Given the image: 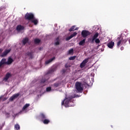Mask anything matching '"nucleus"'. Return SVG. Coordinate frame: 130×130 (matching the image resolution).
<instances>
[{"instance_id": "nucleus-1", "label": "nucleus", "mask_w": 130, "mask_h": 130, "mask_svg": "<svg viewBox=\"0 0 130 130\" xmlns=\"http://www.w3.org/2000/svg\"><path fill=\"white\" fill-rule=\"evenodd\" d=\"M91 81H90L89 79V76L88 75H86L85 78L82 79V91H84L85 90V92H88V90L87 88H89L90 86H92L93 85V83H94V74H91Z\"/></svg>"}, {"instance_id": "nucleus-2", "label": "nucleus", "mask_w": 130, "mask_h": 130, "mask_svg": "<svg viewBox=\"0 0 130 130\" xmlns=\"http://www.w3.org/2000/svg\"><path fill=\"white\" fill-rule=\"evenodd\" d=\"M82 83L81 82H76L75 86V89L74 93H81L82 92V86H81Z\"/></svg>"}, {"instance_id": "nucleus-3", "label": "nucleus", "mask_w": 130, "mask_h": 130, "mask_svg": "<svg viewBox=\"0 0 130 130\" xmlns=\"http://www.w3.org/2000/svg\"><path fill=\"white\" fill-rule=\"evenodd\" d=\"M80 95L75 93L74 96L71 95L67 98H66V99L64 100L65 105H69V103L72 102V99H73V98H78V97H80Z\"/></svg>"}, {"instance_id": "nucleus-4", "label": "nucleus", "mask_w": 130, "mask_h": 130, "mask_svg": "<svg viewBox=\"0 0 130 130\" xmlns=\"http://www.w3.org/2000/svg\"><path fill=\"white\" fill-rule=\"evenodd\" d=\"M24 19L28 21H31L34 19V14L32 13H26L24 16Z\"/></svg>"}, {"instance_id": "nucleus-5", "label": "nucleus", "mask_w": 130, "mask_h": 130, "mask_svg": "<svg viewBox=\"0 0 130 130\" xmlns=\"http://www.w3.org/2000/svg\"><path fill=\"white\" fill-rule=\"evenodd\" d=\"M88 61H89V58H86L82 62V70L83 72H84V69L85 70V72L88 71V66H86Z\"/></svg>"}, {"instance_id": "nucleus-6", "label": "nucleus", "mask_w": 130, "mask_h": 130, "mask_svg": "<svg viewBox=\"0 0 130 130\" xmlns=\"http://www.w3.org/2000/svg\"><path fill=\"white\" fill-rule=\"evenodd\" d=\"M89 35H91V32L89 30H83L82 31V36L84 38L87 37V36H89Z\"/></svg>"}, {"instance_id": "nucleus-7", "label": "nucleus", "mask_w": 130, "mask_h": 130, "mask_svg": "<svg viewBox=\"0 0 130 130\" xmlns=\"http://www.w3.org/2000/svg\"><path fill=\"white\" fill-rule=\"evenodd\" d=\"M98 36H99V33L96 32L92 38L89 40V41L91 42V43H94V42L95 41V39H97L98 38Z\"/></svg>"}, {"instance_id": "nucleus-8", "label": "nucleus", "mask_w": 130, "mask_h": 130, "mask_svg": "<svg viewBox=\"0 0 130 130\" xmlns=\"http://www.w3.org/2000/svg\"><path fill=\"white\" fill-rule=\"evenodd\" d=\"M98 36H99V33L96 32L92 38L89 40V41L91 42V43H94V42L95 41V39H97L98 38Z\"/></svg>"}, {"instance_id": "nucleus-9", "label": "nucleus", "mask_w": 130, "mask_h": 130, "mask_svg": "<svg viewBox=\"0 0 130 130\" xmlns=\"http://www.w3.org/2000/svg\"><path fill=\"white\" fill-rule=\"evenodd\" d=\"M128 44H130L129 40H128L127 39L122 40V45H123V46H125V45H128Z\"/></svg>"}, {"instance_id": "nucleus-10", "label": "nucleus", "mask_w": 130, "mask_h": 130, "mask_svg": "<svg viewBox=\"0 0 130 130\" xmlns=\"http://www.w3.org/2000/svg\"><path fill=\"white\" fill-rule=\"evenodd\" d=\"M11 77H12V74L10 73H7L5 75V77L3 78V80L5 82H7Z\"/></svg>"}, {"instance_id": "nucleus-11", "label": "nucleus", "mask_w": 130, "mask_h": 130, "mask_svg": "<svg viewBox=\"0 0 130 130\" xmlns=\"http://www.w3.org/2000/svg\"><path fill=\"white\" fill-rule=\"evenodd\" d=\"M19 96H20L19 93L14 94L11 97H10V101H14V100H15V99H16V98H18V97H19Z\"/></svg>"}, {"instance_id": "nucleus-12", "label": "nucleus", "mask_w": 130, "mask_h": 130, "mask_svg": "<svg viewBox=\"0 0 130 130\" xmlns=\"http://www.w3.org/2000/svg\"><path fill=\"white\" fill-rule=\"evenodd\" d=\"M11 52V49L6 50L1 55V57H4L8 55V53H9Z\"/></svg>"}, {"instance_id": "nucleus-13", "label": "nucleus", "mask_w": 130, "mask_h": 130, "mask_svg": "<svg viewBox=\"0 0 130 130\" xmlns=\"http://www.w3.org/2000/svg\"><path fill=\"white\" fill-rule=\"evenodd\" d=\"M117 46H120L122 44V38L121 37L117 38Z\"/></svg>"}, {"instance_id": "nucleus-14", "label": "nucleus", "mask_w": 130, "mask_h": 130, "mask_svg": "<svg viewBox=\"0 0 130 130\" xmlns=\"http://www.w3.org/2000/svg\"><path fill=\"white\" fill-rule=\"evenodd\" d=\"M40 117L41 119L42 120V121L43 120H44V119H46V118H47L46 115H45L43 113H42L40 114Z\"/></svg>"}, {"instance_id": "nucleus-15", "label": "nucleus", "mask_w": 130, "mask_h": 130, "mask_svg": "<svg viewBox=\"0 0 130 130\" xmlns=\"http://www.w3.org/2000/svg\"><path fill=\"white\" fill-rule=\"evenodd\" d=\"M25 29V27L21 25H17L16 27V30L17 31H21L22 30H24Z\"/></svg>"}, {"instance_id": "nucleus-16", "label": "nucleus", "mask_w": 130, "mask_h": 130, "mask_svg": "<svg viewBox=\"0 0 130 130\" xmlns=\"http://www.w3.org/2000/svg\"><path fill=\"white\" fill-rule=\"evenodd\" d=\"M13 61H14V60H13V59L10 57L8 58L7 62H6V64H11L12 63Z\"/></svg>"}, {"instance_id": "nucleus-17", "label": "nucleus", "mask_w": 130, "mask_h": 130, "mask_svg": "<svg viewBox=\"0 0 130 130\" xmlns=\"http://www.w3.org/2000/svg\"><path fill=\"white\" fill-rule=\"evenodd\" d=\"M107 45L109 48H113V47L114 46V42L111 41L108 43Z\"/></svg>"}, {"instance_id": "nucleus-18", "label": "nucleus", "mask_w": 130, "mask_h": 130, "mask_svg": "<svg viewBox=\"0 0 130 130\" xmlns=\"http://www.w3.org/2000/svg\"><path fill=\"white\" fill-rule=\"evenodd\" d=\"M31 22L34 24V25H37L38 24V19L34 17V19L31 20Z\"/></svg>"}, {"instance_id": "nucleus-19", "label": "nucleus", "mask_w": 130, "mask_h": 130, "mask_svg": "<svg viewBox=\"0 0 130 130\" xmlns=\"http://www.w3.org/2000/svg\"><path fill=\"white\" fill-rule=\"evenodd\" d=\"M55 59V57H53L51 58V59H49L48 60L46 61L45 62L46 64H48V63H50L52 61L54 60Z\"/></svg>"}, {"instance_id": "nucleus-20", "label": "nucleus", "mask_w": 130, "mask_h": 130, "mask_svg": "<svg viewBox=\"0 0 130 130\" xmlns=\"http://www.w3.org/2000/svg\"><path fill=\"white\" fill-rule=\"evenodd\" d=\"M25 55L29 56L30 58H33V53L32 52H28L26 53Z\"/></svg>"}, {"instance_id": "nucleus-21", "label": "nucleus", "mask_w": 130, "mask_h": 130, "mask_svg": "<svg viewBox=\"0 0 130 130\" xmlns=\"http://www.w3.org/2000/svg\"><path fill=\"white\" fill-rule=\"evenodd\" d=\"M79 29L78 27L76 28V26L74 25L69 29L70 32H72V31H76V30H78Z\"/></svg>"}, {"instance_id": "nucleus-22", "label": "nucleus", "mask_w": 130, "mask_h": 130, "mask_svg": "<svg viewBox=\"0 0 130 130\" xmlns=\"http://www.w3.org/2000/svg\"><path fill=\"white\" fill-rule=\"evenodd\" d=\"M42 121L44 124H48L50 122V120L48 119H45Z\"/></svg>"}, {"instance_id": "nucleus-23", "label": "nucleus", "mask_w": 130, "mask_h": 130, "mask_svg": "<svg viewBox=\"0 0 130 130\" xmlns=\"http://www.w3.org/2000/svg\"><path fill=\"white\" fill-rule=\"evenodd\" d=\"M29 41V39L28 38H25L22 41V43L23 45H25L26 43H27Z\"/></svg>"}, {"instance_id": "nucleus-24", "label": "nucleus", "mask_w": 130, "mask_h": 130, "mask_svg": "<svg viewBox=\"0 0 130 130\" xmlns=\"http://www.w3.org/2000/svg\"><path fill=\"white\" fill-rule=\"evenodd\" d=\"M48 79H49V77H48L47 79L42 78V79L41 81V83L44 84V83H45L46 82H47V81H48Z\"/></svg>"}, {"instance_id": "nucleus-25", "label": "nucleus", "mask_w": 130, "mask_h": 130, "mask_svg": "<svg viewBox=\"0 0 130 130\" xmlns=\"http://www.w3.org/2000/svg\"><path fill=\"white\" fill-rule=\"evenodd\" d=\"M30 106L29 104H26L22 108V110H25L26 108H28Z\"/></svg>"}, {"instance_id": "nucleus-26", "label": "nucleus", "mask_w": 130, "mask_h": 130, "mask_svg": "<svg viewBox=\"0 0 130 130\" xmlns=\"http://www.w3.org/2000/svg\"><path fill=\"white\" fill-rule=\"evenodd\" d=\"M15 130H20V125L19 124H16L14 126Z\"/></svg>"}, {"instance_id": "nucleus-27", "label": "nucleus", "mask_w": 130, "mask_h": 130, "mask_svg": "<svg viewBox=\"0 0 130 130\" xmlns=\"http://www.w3.org/2000/svg\"><path fill=\"white\" fill-rule=\"evenodd\" d=\"M41 41L39 39H36L34 41V42L36 44H38L40 43Z\"/></svg>"}, {"instance_id": "nucleus-28", "label": "nucleus", "mask_w": 130, "mask_h": 130, "mask_svg": "<svg viewBox=\"0 0 130 130\" xmlns=\"http://www.w3.org/2000/svg\"><path fill=\"white\" fill-rule=\"evenodd\" d=\"M76 56H71L69 58V60H75L76 59Z\"/></svg>"}, {"instance_id": "nucleus-29", "label": "nucleus", "mask_w": 130, "mask_h": 130, "mask_svg": "<svg viewBox=\"0 0 130 130\" xmlns=\"http://www.w3.org/2000/svg\"><path fill=\"white\" fill-rule=\"evenodd\" d=\"M74 53V49H71L68 51V54H72Z\"/></svg>"}, {"instance_id": "nucleus-30", "label": "nucleus", "mask_w": 130, "mask_h": 130, "mask_svg": "<svg viewBox=\"0 0 130 130\" xmlns=\"http://www.w3.org/2000/svg\"><path fill=\"white\" fill-rule=\"evenodd\" d=\"M6 58H3L1 60V62L4 63V64H7V62H6Z\"/></svg>"}, {"instance_id": "nucleus-31", "label": "nucleus", "mask_w": 130, "mask_h": 130, "mask_svg": "<svg viewBox=\"0 0 130 130\" xmlns=\"http://www.w3.org/2000/svg\"><path fill=\"white\" fill-rule=\"evenodd\" d=\"M46 90L47 92H50V91H51V87H47Z\"/></svg>"}, {"instance_id": "nucleus-32", "label": "nucleus", "mask_w": 130, "mask_h": 130, "mask_svg": "<svg viewBox=\"0 0 130 130\" xmlns=\"http://www.w3.org/2000/svg\"><path fill=\"white\" fill-rule=\"evenodd\" d=\"M54 87H55V88H57L59 86V83H55L53 84Z\"/></svg>"}, {"instance_id": "nucleus-33", "label": "nucleus", "mask_w": 130, "mask_h": 130, "mask_svg": "<svg viewBox=\"0 0 130 130\" xmlns=\"http://www.w3.org/2000/svg\"><path fill=\"white\" fill-rule=\"evenodd\" d=\"M77 34H78L76 32L73 33V34H72L71 35H70L72 38L73 37H75V36H76L77 35Z\"/></svg>"}, {"instance_id": "nucleus-34", "label": "nucleus", "mask_w": 130, "mask_h": 130, "mask_svg": "<svg viewBox=\"0 0 130 130\" xmlns=\"http://www.w3.org/2000/svg\"><path fill=\"white\" fill-rule=\"evenodd\" d=\"M94 40L95 43H100V40H99V39H95Z\"/></svg>"}, {"instance_id": "nucleus-35", "label": "nucleus", "mask_w": 130, "mask_h": 130, "mask_svg": "<svg viewBox=\"0 0 130 130\" xmlns=\"http://www.w3.org/2000/svg\"><path fill=\"white\" fill-rule=\"evenodd\" d=\"M72 38H73L71 36H70L66 38V40H67V41H69V40H70V39H72Z\"/></svg>"}, {"instance_id": "nucleus-36", "label": "nucleus", "mask_w": 130, "mask_h": 130, "mask_svg": "<svg viewBox=\"0 0 130 130\" xmlns=\"http://www.w3.org/2000/svg\"><path fill=\"white\" fill-rule=\"evenodd\" d=\"M53 72H54V70L53 69H51L48 71V74H51V73H53Z\"/></svg>"}, {"instance_id": "nucleus-37", "label": "nucleus", "mask_w": 130, "mask_h": 130, "mask_svg": "<svg viewBox=\"0 0 130 130\" xmlns=\"http://www.w3.org/2000/svg\"><path fill=\"white\" fill-rule=\"evenodd\" d=\"M55 45H59V41H57L55 43Z\"/></svg>"}, {"instance_id": "nucleus-38", "label": "nucleus", "mask_w": 130, "mask_h": 130, "mask_svg": "<svg viewBox=\"0 0 130 130\" xmlns=\"http://www.w3.org/2000/svg\"><path fill=\"white\" fill-rule=\"evenodd\" d=\"M4 64H5L4 63H2V62H1V61H0V68H1L2 66H4Z\"/></svg>"}, {"instance_id": "nucleus-39", "label": "nucleus", "mask_w": 130, "mask_h": 130, "mask_svg": "<svg viewBox=\"0 0 130 130\" xmlns=\"http://www.w3.org/2000/svg\"><path fill=\"white\" fill-rule=\"evenodd\" d=\"M69 67H70V66H69V65H67V64H65V68H66V69H68V68H69Z\"/></svg>"}, {"instance_id": "nucleus-40", "label": "nucleus", "mask_w": 130, "mask_h": 130, "mask_svg": "<svg viewBox=\"0 0 130 130\" xmlns=\"http://www.w3.org/2000/svg\"><path fill=\"white\" fill-rule=\"evenodd\" d=\"M85 42V39L82 40V44H84V43Z\"/></svg>"}, {"instance_id": "nucleus-41", "label": "nucleus", "mask_w": 130, "mask_h": 130, "mask_svg": "<svg viewBox=\"0 0 130 130\" xmlns=\"http://www.w3.org/2000/svg\"><path fill=\"white\" fill-rule=\"evenodd\" d=\"M124 49V48L123 47H120V50H123Z\"/></svg>"}, {"instance_id": "nucleus-42", "label": "nucleus", "mask_w": 130, "mask_h": 130, "mask_svg": "<svg viewBox=\"0 0 130 130\" xmlns=\"http://www.w3.org/2000/svg\"><path fill=\"white\" fill-rule=\"evenodd\" d=\"M61 105H64V100L63 101L61 102Z\"/></svg>"}, {"instance_id": "nucleus-43", "label": "nucleus", "mask_w": 130, "mask_h": 130, "mask_svg": "<svg viewBox=\"0 0 130 130\" xmlns=\"http://www.w3.org/2000/svg\"><path fill=\"white\" fill-rule=\"evenodd\" d=\"M79 45H82V41H80L79 42Z\"/></svg>"}, {"instance_id": "nucleus-44", "label": "nucleus", "mask_w": 130, "mask_h": 130, "mask_svg": "<svg viewBox=\"0 0 130 130\" xmlns=\"http://www.w3.org/2000/svg\"><path fill=\"white\" fill-rule=\"evenodd\" d=\"M1 126L2 127H3V126H5V122L2 124V126Z\"/></svg>"}, {"instance_id": "nucleus-45", "label": "nucleus", "mask_w": 130, "mask_h": 130, "mask_svg": "<svg viewBox=\"0 0 130 130\" xmlns=\"http://www.w3.org/2000/svg\"><path fill=\"white\" fill-rule=\"evenodd\" d=\"M80 67L81 68H82V63H80Z\"/></svg>"}, {"instance_id": "nucleus-46", "label": "nucleus", "mask_w": 130, "mask_h": 130, "mask_svg": "<svg viewBox=\"0 0 130 130\" xmlns=\"http://www.w3.org/2000/svg\"><path fill=\"white\" fill-rule=\"evenodd\" d=\"M63 73H66V70H63Z\"/></svg>"}, {"instance_id": "nucleus-47", "label": "nucleus", "mask_w": 130, "mask_h": 130, "mask_svg": "<svg viewBox=\"0 0 130 130\" xmlns=\"http://www.w3.org/2000/svg\"><path fill=\"white\" fill-rule=\"evenodd\" d=\"M3 51V50L1 49H0V53H1V52Z\"/></svg>"}, {"instance_id": "nucleus-48", "label": "nucleus", "mask_w": 130, "mask_h": 130, "mask_svg": "<svg viewBox=\"0 0 130 130\" xmlns=\"http://www.w3.org/2000/svg\"><path fill=\"white\" fill-rule=\"evenodd\" d=\"M3 128V127L2 126H0V129H2Z\"/></svg>"}, {"instance_id": "nucleus-49", "label": "nucleus", "mask_w": 130, "mask_h": 130, "mask_svg": "<svg viewBox=\"0 0 130 130\" xmlns=\"http://www.w3.org/2000/svg\"><path fill=\"white\" fill-rule=\"evenodd\" d=\"M59 39L58 38H56V40L58 41Z\"/></svg>"}, {"instance_id": "nucleus-50", "label": "nucleus", "mask_w": 130, "mask_h": 130, "mask_svg": "<svg viewBox=\"0 0 130 130\" xmlns=\"http://www.w3.org/2000/svg\"><path fill=\"white\" fill-rule=\"evenodd\" d=\"M45 77H47V75H46L45 76Z\"/></svg>"}, {"instance_id": "nucleus-51", "label": "nucleus", "mask_w": 130, "mask_h": 130, "mask_svg": "<svg viewBox=\"0 0 130 130\" xmlns=\"http://www.w3.org/2000/svg\"><path fill=\"white\" fill-rule=\"evenodd\" d=\"M83 93L85 94H86V93H85V91L83 92Z\"/></svg>"}, {"instance_id": "nucleus-52", "label": "nucleus", "mask_w": 130, "mask_h": 130, "mask_svg": "<svg viewBox=\"0 0 130 130\" xmlns=\"http://www.w3.org/2000/svg\"><path fill=\"white\" fill-rule=\"evenodd\" d=\"M40 49V50H41V48H40V49Z\"/></svg>"}, {"instance_id": "nucleus-53", "label": "nucleus", "mask_w": 130, "mask_h": 130, "mask_svg": "<svg viewBox=\"0 0 130 130\" xmlns=\"http://www.w3.org/2000/svg\"><path fill=\"white\" fill-rule=\"evenodd\" d=\"M1 99H2V97H0V100H1Z\"/></svg>"}]
</instances>
